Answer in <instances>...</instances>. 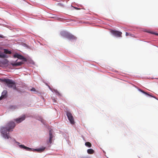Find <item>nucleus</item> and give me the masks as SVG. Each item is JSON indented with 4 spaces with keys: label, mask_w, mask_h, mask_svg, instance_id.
I'll return each mask as SVG.
<instances>
[{
    "label": "nucleus",
    "mask_w": 158,
    "mask_h": 158,
    "mask_svg": "<svg viewBox=\"0 0 158 158\" xmlns=\"http://www.w3.org/2000/svg\"><path fill=\"white\" fill-rule=\"evenodd\" d=\"M0 81L6 84L7 86L10 88H12L14 89H16L15 82L12 80L8 78L0 79Z\"/></svg>",
    "instance_id": "f257e3e1"
},
{
    "label": "nucleus",
    "mask_w": 158,
    "mask_h": 158,
    "mask_svg": "<svg viewBox=\"0 0 158 158\" xmlns=\"http://www.w3.org/2000/svg\"><path fill=\"white\" fill-rule=\"evenodd\" d=\"M11 129H1V131L2 136L6 139H8L10 137L9 132Z\"/></svg>",
    "instance_id": "f03ea898"
},
{
    "label": "nucleus",
    "mask_w": 158,
    "mask_h": 158,
    "mask_svg": "<svg viewBox=\"0 0 158 158\" xmlns=\"http://www.w3.org/2000/svg\"><path fill=\"white\" fill-rule=\"evenodd\" d=\"M66 115L70 123L72 124H74L75 123L74 118L72 114L69 111H67Z\"/></svg>",
    "instance_id": "7ed1b4c3"
},
{
    "label": "nucleus",
    "mask_w": 158,
    "mask_h": 158,
    "mask_svg": "<svg viewBox=\"0 0 158 158\" xmlns=\"http://www.w3.org/2000/svg\"><path fill=\"white\" fill-rule=\"evenodd\" d=\"M61 34L62 35L64 34L65 37L70 40L74 39L75 38V37L74 35L65 32H62Z\"/></svg>",
    "instance_id": "20e7f679"
},
{
    "label": "nucleus",
    "mask_w": 158,
    "mask_h": 158,
    "mask_svg": "<svg viewBox=\"0 0 158 158\" xmlns=\"http://www.w3.org/2000/svg\"><path fill=\"white\" fill-rule=\"evenodd\" d=\"M111 33L114 36L117 37H121L122 32L117 31L111 30Z\"/></svg>",
    "instance_id": "39448f33"
},
{
    "label": "nucleus",
    "mask_w": 158,
    "mask_h": 158,
    "mask_svg": "<svg viewBox=\"0 0 158 158\" xmlns=\"http://www.w3.org/2000/svg\"><path fill=\"white\" fill-rule=\"evenodd\" d=\"M14 56L15 58H17L19 59L22 60L23 61L25 62L27 61V59L25 58L23 56L18 54L16 53L14 55Z\"/></svg>",
    "instance_id": "423d86ee"
},
{
    "label": "nucleus",
    "mask_w": 158,
    "mask_h": 158,
    "mask_svg": "<svg viewBox=\"0 0 158 158\" xmlns=\"http://www.w3.org/2000/svg\"><path fill=\"white\" fill-rule=\"evenodd\" d=\"M25 115H23L19 118H16L14 119V120L17 123H19L22 122V121L25 120Z\"/></svg>",
    "instance_id": "0eeeda50"
},
{
    "label": "nucleus",
    "mask_w": 158,
    "mask_h": 158,
    "mask_svg": "<svg viewBox=\"0 0 158 158\" xmlns=\"http://www.w3.org/2000/svg\"><path fill=\"white\" fill-rule=\"evenodd\" d=\"M52 130H50L49 131V140L47 141L48 144L51 143H52V139L53 137V135H52Z\"/></svg>",
    "instance_id": "6e6552de"
},
{
    "label": "nucleus",
    "mask_w": 158,
    "mask_h": 158,
    "mask_svg": "<svg viewBox=\"0 0 158 158\" xmlns=\"http://www.w3.org/2000/svg\"><path fill=\"white\" fill-rule=\"evenodd\" d=\"M15 126V123L12 121L9 122L7 124L8 128H14Z\"/></svg>",
    "instance_id": "1a4fd4ad"
},
{
    "label": "nucleus",
    "mask_w": 158,
    "mask_h": 158,
    "mask_svg": "<svg viewBox=\"0 0 158 158\" xmlns=\"http://www.w3.org/2000/svg\"><path fill=\"white\" fill-rule=\"evenodd\" d=\"M7 91L6 90H4L2 94V95L0 97V100L3 98H5L7 97Z\"/></svg>",
    "instance_id": "9d476101"
},
{
    "label": "nucleus",
    "mask_w": 158,
    "mask_h": 158,
    "mask_svg": "<svg viewBox=\"0 0 158 158\" xmlns=\"http://www.w3.org/2000/svg\"><path fill=\"white\" fill-rule=\"evenodd\" d=\"M19 146L20 148L25 149L27 151H31L32 150V149L31 148L26 147L23 145H19Z\"/></svg>",
    "instance_id": "9b49d317"
},
{
    "label": "nucleus",
    "mask_w": 158,
    "mask_h": 158,
    "mask_svg": "<svg viewBox=\"0 0 158 158\" xmlns=\"http://www.w3.org/2000/svg\"><path fill=\"white\" fill-rule=\"evenodd\" d=\"M23 64V62H16V63H12L11 64L13 66H19V65H22Z\"/></svg>",
    "instance_id": "f8f14e48"
},
{
    "label": "nucleus",
    "mask_w": 158,
    "mask_h": 158,
    "mask_svg": "<svg viewBox=\"0 0 158 158\" xmlns=\"http://www.w3.org/2000/svg\"><path fill=\"white\" fill-rule=\"evenodd\" d=\"M87 152L89 154H92L94 153V151L92 149H89L87 150Z\"/></svg>",
    "instance_id": "ddd939ff"
},
{
    "label": "nucleus",
    "mask_w": 158,
    "mask_h": 158,
    "mask_svg": "<svg viewBox=\"0 0 158 158\" xmlns=\"http://www.w3.org/2000/svg\"><path fill=\"white\" fill-rule=\"evenodd\" d=\"M85 145L86 146L89 148L91 147L92 146L91 144L89 142H86L85 143Z\"/></svg>",
    "instance_id": "4468645a"
},
{
    "label": "nucleus",
    "mask_w": 158,
    "mask_h": 158,
    "mask_svg": "<svg viewBox=\"0 0 158 158\" xmlns=\"http://www.w3.org/2000/svg\"><path fill=\"white\" fill-rule=\"evenodd\" d=\"M139 91H140V92H141L149 96H150L151 97H153L151 95L148 94V93H147L144 92V91H143V90L141 89H139Z\"/></svg>",
    "instance_id": "2eb2a0df"
},
{
    "label": "nucleus",
    "mask_w": 158,
    "mask_h": 158,
    "mask_svg": "<svg viewBox=\"0 0 158 158\" xmlns=\"http://www.w3.org/2000/svg\"><path fill=\"white\" fill-rule=\"evenodd\" d=\"M4 52L6 54H10L11 53V52L10 51H8L6 49H4Z\"/></svg>",
    "instance_id": "dca6fc26"
},
{
    "label": "nucleus",
    "mask_w": 158,
    "mask_h": 158,
    "mask_svg": "<svg viewBox=\"0 0 158 158\" xmlns=\"http://www.w3.org/2000/svg\"><path fill=\"white\" fill-rule=\"evenodd\" d=\"M6 55L4 54H0V57L4 58L6 57Z\"/></svg>",
    "instance_id": "f3484780"
},
{
    "label": "nucleus",
    "mask_w": 158,
    "mask_h": 158,
    "mask_svg": "<svg viewBox=\"0 0 158 158\" xmlns=\"http://www.w3.org/2000/svg\"><path fill=\"white\" fill-rule=\"evenodd\" d=\"M54 91L56 93V94L59 95H60V93L57 90H55Z\"/></svg>",
    "instance_id": "a211bd4d"
},
{
    "label": "nucleus",
    "mask_w": 158,
    "mask_h": 158,
    "mask_svg": "<svg viewBox=\"0 0 158 158\" xmlns=\"http://www.w3.org/2000/svg\"><path fill=\"white\" fill-rule=\"evenodd\" d=\"M131 34H129L127 32H126V36H128V35H130V36H131Z\"/></svg>",
    "instance_id": "6ab92c4d"
},
{
    "label": "nucleus",
    "mask_w": 158,
    "mask_h": 158,
    "mask_svg": "<svg viewBox=\"0 0 158 158\" xmlns=\"http://www.w3.org/2000/svg\"><path fill=\"white\" fill-rule=\"evenodd\" d=\"M31 91H35V89L34 88H32V89H31Z\"/></svg>",
    "instance_id": "aec40b11"
},
{
    "label": "nucleus",
    "mask_w": 158,
    "mask_h": 158,
    "mask_svg": "<svg viewBox=\"0 0 158 158\" xmlns=\"http://www.w3.org/2000/svg\"><path fill=\"white\" fill-rule=\"evenodd\" d=\"M44 150V149H37L38 151H43Z\"/></svg>",
    "instance_id": "412c9836"
},
{
    "label": "nucleus",
    "mask_w": 158,
    "mask_h": 158,
    "mask_svg": "<svg viewBox=\"0 0 158 158\" xmlns=\"http://www.w3.org/2000/svg\"><path fill=\"white\" fill-rule=\"evenodd\" d=\"M152 34H155L156 35H158V33H155V32H152Z\"/></svg>",
    "instance_id": "4be33fe9"
},
{
    "label": "nucleus",
    "mask_w": 158,
    "mask_h": 158,
    "mask_svg": "<svg viewBox=\"0 0 158 158\" xmlns=\"http://www.w3.org/2000/svg\"><path fill=\"white\" fill-rule=\"evenodd\" d=\"M53 101H54V102H56V100L55 99H53Z\"/></svg>",
    "instance_id": "5701e85b"
},
{
    "label": "nucleus",
    "mask_w": 158,
    "mask_h": 158,
    "mask_svg": "<svg viewBox=\"0 0 158 158\" xmlns=\"http://www.w3.org/2000/svg\"><path fill=\"white\" fill-rule=\"evenodd\" d=\"M2 128L4 129V128H4V127H3Z\"/></svg>",
    "instance_id": "b1692460"
},
{
    "label": "nucleus",
    "mask_w": 158,
    "mask_h": 158,
    "mask_svg": "<svg viewBox=\"0 0 158 158\" xmlns=\"http://www.w3.org/2000/svg\"><path fill=\"white\" fill-rule=\"evenodd\" d=\"M17 143H19V142H17Z\"/></svg>",
    "instance_id": "393cba45"
}]
</instances>
